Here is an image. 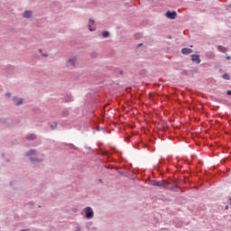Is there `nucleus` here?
<instances>
[{
  "mask_svg": "<svg viewBox=\"0 0 231 231\" xmlns=\"http://www.w3.org/2000/svg\"><path fill=\"white\" fill-rule=\"evenodd\" d=\"M226 60H231V57H230V56H227V57H226Z\"/></svg>",
  "mask_w": 231,
  "mask_h": 231,
  "instance_id": "a211bd4d",
  "label": "nucleus"
},
{
  "mask_svg": "<svg viewBox=\"0 0 231 231\" xmlns=\"http://www.w3.org/2000/svg\"><path fill=\"white\" fill-rule=\"evenodd\" d=\"M35 155V150H31L29 152H28V156H33Z\"/></svg>",
  "mask_w": 231,
  "mask_h": 231,
  "instance_id": "4468645a",
  "label": "nucleus"
},
{
  "mask_svg": "<svg viewBox=\"0 0 231 231\" xmlns=\"http://www.w3.org/2000/svg\"><path fill=\"white\" fill-rule=\"evenodd\" d=\"M192 62H196V64H199L201 62V59H199V55L193 54L191 55Z\"/></svg>",
  "mask_w": 231,
  "mask_h": 231,
  "instance_id": "39448f33",
  "label": "nucleus"
},
{
  "mask_svg": "<svg viewBox=\"0 0 231 231\" xmlns=\"http://www.w3.org/2000/svg\"><path fill=\"white\" fill-rule=\"evenodd\" d=\"M222 78L225 79V80H230V75L225 73L223 74Z\"/></svg>",
  "mask_w": 231,
  "mask_h": 231,
  "instance_id": "9b49d317",
  "label": "nucleus"
},
{
  "mask_svg": "<svg viewBox=\"0 0 231 231\" xmlns=\"http://www.w3.org/2000/svg\"><path fill=\"white\" fill-rule=\"evenodd\" d=\"M217 50H218V51H221L222 53H226V48H225V47H223L221 45H219L217 47Z\"/></svg>",
  "mask_w": 231,
  "mask_h": 231,
  "instance_id": "9d476101",
  "label": "nucleus"
},
{
  "mask_svg": "<svg viewBox=\"0 0 231 231\" xmlns=\"http://www.w3.org/2000/svg\"><path fill=\"white\" fill-rule=\"evenodd\" d=\"M226 94H227L228 96H230V95H231V90H227Z\"/></svg>",
  "mask_w": 231,
  "mask_h": 231,
  "instance_id": "f3484780",
  "label": "nucleus"
},
{
  "mask_svg": "<svg viewBox=\"0 0 231 231\" xmlns=\"http://www.w3.org/2000/svg\"><path fill=\"white\" fill-rule=\"evenodd\" d=\"M13 100L15 106H21L23 104V98L14 97Z\"/></svg>",
  "mask_w": 231,
  "mask_h": 231,
  "instance_id": "0eeeda50",
  "label": "nucleus"
},
{
  "mask_svg": "<svg viewBox=\"0 0 231 231\" xmlns=\"http://www.w3.org/2000/svg\"><path fill=\"white\" fill-rule=\"evenodd\" d=\"M141 46H143V43H139V44L137 45V48H140Z\"/></svg>",
  "mask_w": 231,
  "mask_h": 231,
  "instance_id": "dca6fc26",
  "label": "nucleus"
},
{
  "mask_svg": "<svg viewBox=\"0 0 231 231\" xmlns=\"http://www.w3.org/2000/svg\"><path fill=\"white\" fill-rule=\"evenodd\" d=\"M77 66V57L69 58L67 61L68 68H75Z\"/></svg>",
  "mask_w": 231,
  "mask_h": 231,
  "instance_id": "f03ea898",
  "label": "nucleus"
},
{
  "mask_svg": "<svg viewBox=\"0 0 231 231\" xmlns=\"http://www.w3.org/2000/svg\"><path fill=\"white\" fill-rule=\"evenodd\" d=\"M27 139H28V140H35V134H29V135L27 136Z\"/></svg>",
  "mask_w": 231,
  "mask_h": 231,
  "instance_id": "f8f14e48",
  "label": "nucleus"
},
{
  "mask_svg": "<svg viewBox=\"0 0 231 231\" xmlns=\"http://www.w3.org/2000/svg\"><path fill=\"white\" fill-rule=\"evenodd\" d=\"M43 57H48V54H43Z\"/></svg>",
  "mask_w": 231,
  "mask_h": 231,
  "instance_id": "6ab92c4d",
  "label": "nucleus"
},
{
  "mask_svg": "<svg viewBox=\"0 0 231 231\" xmlns=\"http://www.w3.org/2000/svg\"><path fill=\"white\" fill-rule=\"evenodd\" d=\"M226 208H228V206H226Z\"/></svg>",
  "mask_w": 231,
  "mask_h": 231,
  "instance_id": "412c9836",
  "label": "nucleus"
},
{
  "mask_svg": "<svg viewBox=\"0 0 231 231\" xmlns=\"http://www.w3.org/2000/svg\"><path fill=\"white\" fill-rule=\"evenodd\" d=\"M151 185L153 187H162L167 190H172V192H178L181 190V188L178 187V183L175 180L169 182L167 180H152Z\"/></svg>",
  "mask_w": 231,
  "mask_h": 231,
  "instance_id": "f257e3e1",
  "label": "nucleus"
},
{
  "mask_svg": "<svg viewBox=\"0 0 231 231\" xmlns=\"http://www.w3.org/2000/svg\"><path fill=\"white\" fill-rule=\"evenodd\" d=\"M30 160H32L33 162V158L32 157H30Z\"/></svg>",
  "mask_w": 231,
  "mask_h": 231,
  "instance_id": "aec40b11",
  "label": "nucleus"
},
{
  "mask_svg": "<svg viewBox=\"0 0 231 231\" xmlns=\"http://www.w3.org/2000/svg\"><path fill=\"white\" fill-rule=\"evenodd\" d=\"M85 212H86V217L88 218V219H91V217H93V216H94V212H93V208H89V207H87V208H85Z\"/></svg>",
  "mask_w": 231,
  "mask_h": 231,
  "instance_id": "7ed1b4c3",
  "label": "nucleus"
},
{
  "mask_svg": "<svg viewBox=\"0 0 231 231\" xmlns=\"http://www.w3.org/2000/svg\"><path fill=\"white\" fill-rule=\"evenodd\" d=\"M39 51H40V53H41V51H42L40 50Z\"/></svg>",
  "mask_w": 231,
  "mask_h": 231,
  "instance_id": "b1692460",
  "label": "nucleus"
},
{
  "mask_svg": "<svg viewBox=\"0 0 231 231\" xmlns=\"http://www.w3.org/2000/svg\"><path fill=\"white\" fill-rule=\"evenodd\" d=\"M181 53L182 55H190V53H192V50L189 48H183L181 50Z\"/></svg>",
  "mask_w": 231,
  "mask_h": 231,
  "instance_id": "423d86ee",
  "label": "nucleus"
},
{
  "mask_svg": "<svg viewBox=\"0 0 231 231\" xmlns=\"http://www.w3.org/2000/svg\"><path fill=\"white\" fill-rule=\"evenodd\" d=\"M91 24H95V21L92 19L88 21V30L89 32H95V29L91 28Z\"/></svg>",
  "mask_w": 231,
  "mask_h": 231,
  "instance_id": "6e6552de",
  "label": "nucleus"
},
{
  "mask_svg": "<svg viewBox=\"0 0 231 231\" xmlns=\"http://www.w3.org/2000/svg\"><path fill=\"white\" fill-rule=\"evenodd\" d=\"M21 231H26V230L23 229V230H21Z\"/></svg>",
  "mask_w": 231,
  "mask_h": 231,
  "instance_id": "4be33fe9",
  "label": "nucleus"
},
{
  "mask_svg": "<svg viewBox=\"0 0 231 231\" xmlns=\"http://www.w3.org/2000/svg\"><path fill=\"white\" fill-rule=\"evenodd\" d=\"M102 35H103V37H109V32H107V31H105V32H103V33H102Z\"/></svg>",
  "mask_w": 231,
  "mask_h": 231,
  "instance_id": "ddd939ff",
  "label": "nucleus"
},
{
  "mask_svg": "<svg viewBox=\"0 0 231 231\" xmlns=\"http://www.w3.org/2000/svg\"><path fill=\"white\" fill-rule=\"evenodd\" d=\"M51 127H52V129H57V124L54 123V125H52Z\"/></svg>",
  "mask_w": 231,
  "mask_h": 231,
  "instance_id": "2eb2a0df",
  "label": "nucleus"
},
{
  "mask_svg": "<svg viewBox=\"0 0 231 231\" xmlns=\"http://www.w3.org/2000/svg\"><path fill=\"white\" fill-rule=\"evenodd\" d=\"M23 17H25V19H30V17H32V12L31 11H25L23 13Z\"/></svg>",
  "mask_w": 231,
  "mask_h": 231,
  "instance_id": "1a4fd4ad",
  "label": "nucleus"
},
{
  "mask_svg": "<svg viewBox=\"0 0 231 231\" xmlns=\"http://www.w3.org/2000/svg\"><path fill=\"white\" fill-rule=\"evenodd\" d=\"M178 16V14L175 11H167L166 12V17L168 19H175Z\"/></svg>",
  "mask_w": 231,
  "mask_h": 231,
  "instance_id": "20e7f679",
  "label": "nucleus"
},
{
  "mask_svg": "<svg viewBox=\"0 0 231 231\" xmlns=\"http://www.w3.org/2000/svg\"><path fill=\"white\" fill-rule=\"evenodd\" d=\"M229 201H230V203H231V198H230Z\"/></svg>",
  "mask_w": 231,
  "mask_h": 231,
  "instance_id": "5701e85b",
  "label": "nucleus"
}]
</instances>
